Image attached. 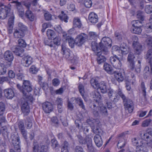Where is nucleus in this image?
<instances>
[{"instance_id":"10","label":"nucleus","mask_w":152,"mask_h":152,"mask_svg":"<svg viewBox=\"0 0 152 152\" xmlns=\"http://www.w3.org/2000/svg\"><path fill=\"white\" fill-rule=\"evenodd\" d=\"M141 90L143 96L140 97L139 101L142 104L145 105L148 103V101L146 97V88L143 82L141 83Z\"/></svg>"},{"instance_id":"4","label":"nucleus","mask_w":152,"mask_h":152,"mask_svg":"<svg viewBox=\"0 0 152 152\" xmlns=\"http://www.w3.org/2000/svg\"><path fill=\"white\" fill-rule=\"evenodd\" d=\"M18 88L23 94L24 96L27 97L28 95V92H31L32 89V86L30 81L28 80H23V85L21 87L19 84L17 85Z\"/></svg>"},{"instance_id":"2","label":"nucleus","mask_w":152,"mask_h":152,"mask_svg":"<svg viewBox=\"0 0 152 152\" xmlns=\"http://www.w3.org/2000/svg\"><path fill=\"white\" fill-rule=\"evenodd\" d=\"M118 94L123 99L125 110H128L129 113H132L134 108L133 102L129 99L126 98L122 92L120 88L118 89Z\"/></svg>"},{"instance_id":"24","label":"nucleus","mask_w":152,"mask_h":152,"mask_svg":"<svg viewBox=\"0 0 152 152\" xmlns=\"http://www.w3.org/2000/svg\"><path fill=\"white\" fill-rule=\"evenodd\" d=\"M70 100L71 102H72L73 101L75 100L76 102L78 104L80 107L84 110H86L83 100L80 97H78L77 98H72Z\"/></svg>"},{"instance_id":"54","label":"nucleus","mask_w":152,"mask_h":152,"mask_svg":"<svg viewBox=\"0 0 152 152\" xmlns=\"http://www.w3.org/2000/svg\"><path fill=\"white\" fill-rule=\"evenodd\" d=\"M66 40L67 41L70 46L72 48L74 47V44L75 43V41H74L73 39L70 37H68L67 38H66Z\"/></svg>"},{"instance_id":"26","label":"nucleus","mask_w":152,"mask_h":152,"mask_svg":"<svg viewBox=\"0 0 152 152\" xmlns=\"http://www.w3.org/2000/svg\"><path fill=\"white\" fill-rule=\"evenodd\" d=\"M104 69L109 74H113L115 72L111 65L107 63H105L103 66Z\"/></svg>"},{"instance_id":"14","label":"nucleus","mask_w":152,"mask_h":152,"mask_svg":"<svg viewBox=\"0 0 152 152\" xmlns=\"http://www.w3.org/2000/svg\"><path fill=\"white\" fill-rule=\"evenodd\" d=\"M48 146L47 145H43L38 146L37 145H34L33 150L34 152H47Z\"/></svg>"},{"instance_id":"17","label":"nucleus","mask_w":152,"mask_h":152,"mask_svg":"<svg viewBox=\"0 0 152 152\" xmlns=\"http://www.w3.org/2000/svg\"><path fill=\"white\" fill-rule=\"evenodd\" d=\"M145 58L148 59V63L150 65L151 71L152 72V49H149L147 51L145 56Z\"/></svg>"},{"instance_id":"51","label":"nucleus","mask_w":152,"mask_h":152,"mask_svg":"<svg viewBox=\"0 0 152 152\" xmlns=\"http://www.w3.org/2000/svg\"><path fill=\"white\" fill-rule=\"evenodd\" d=\"M8 14L5 10L0 11V18L2 19H5Z\"/></svg>"},{"instance_id":"62","label":"nucleus","mask_w":152,"mask_h":152,"mask_svg":"<svg viewBox=\"0 0 152 152\" xmlns=\"http://www.w3.org/2000/svg\"><path fill=\"white\" fill-rule=\"evenodd\" d=\"M38 71V69L34 66H32L29 69V72L32 74H36Z\"/></svg>"},{"instance_id":"9","label":"nucleus","mask_w":152,"mask_h":152,"mask_svg":"<svg viewBox=\"0 0 152 152\" xmlns=\"http://www.w3.org/2000/svg\"><path fill=\"white\" fill-rule=\"evenodd\" d=\"M121 58H118L116 55L111 57L110 61L113 66L115 68L119 69L122 66V63L121 61Z\"/></svg>"},{"instance_id":"45","label":"nucleus","mask_w":152,"mask_h":152,"mask_svg":"<svg viewBox=\"0 0 152 152\" xmlns=\"http://www.w3.org/2000/svg\"><path fill=\"white\" fill-rule=\"evenodd\" d=\"M136 152H148V150L145 147L141 146H137L136 149Z\"/></svg>"},{"instance_id":"20","label":"nucleus","mask_w":152,"mask_h":152,"mask_svg":"<svg viewBox=\"0 0 152 152\" xmlns=\"http://www.w3.org/2000/svg\"><path fill=\"white\" fill-rule=\"evenodd\" d=\"M88 19L91 23H95L98 22V17L96 13L93 12L90 13L88 16Z\"/></svg>"},{"instance_id":"53","label":"nucleus","mask_w":152,"mask_h":152,"mask_svg":"<svg viewBox=\"0 0 152 152\" xmlns=\"http://www.w3.org/2000/svg\"><path fill=\"white\" fill-rule=\"evenodd\" d=\"M152 120L150 119H146L143 121L142 123V126L143 127H146L148 126L150 124Z\"/></svg>"},{"instance_id":"56","label":"nucleus","mask_w":152,"mask_h":152,"mask_svg":"<svg viewBox=\"0 0 152 152\" xmlns=\"http://www.w3.org/2000/svg\"><path fill=\"white\" fill-rule=\"evenodd\" d=\"M137 17L138 18L140 19L142 21L144 20L143 13L141 11H137Z\"/></svg>"},{"instance_id":"35","label":"nucleus","mask_w":152,"mask_h":152,"mask_svg":"<svg viewBox=\"0 0 152 152\" xmlns=\"http://www.w3.org/2000/svg\"><path fill=\"white\" fill-rule=\"evenodd\" d=\"M140 134L141 138L143 140L147 141L148 140H149V134L144 130H142L140 132Z\"/></svg>"},{"instance_id":"18","label":"nucleus","mask_w":152,"mask_h":152,"mask_svg":"<svg viewBox=\"0 0 152 152\" xmlns=\"http://www.w3.org/2000/svg\"><path fill=\"white\" fill-rule=\"evenodd\" d=\"M4 93L5 96L8 99H12L15 95L14 92L11 88H7L4 90Z\"/></svg>"},{"instance_id":"22","label":"nucleus","mask_w":152,"mask_h":152,"mask_svg":"<svg viewBox=\"0 0 152 152\" xmlns=\"http://www.w3.org/2000/svg\"><path fill=\"white\" fill-rule=\"evenodd\" d=\"M108 94L109 98L112 101L114 102H116L118 101V97L115 95V94L113 90L110 89L108 92Z\"/></svg>"},{"instance_id":"34","label":"nucleus","mask_w":152,"mask_h":152,"mask_svg":"<svg viewBox=\"0 0 152 152\" xmlns=\"http://www.w3.org/2000/svg\"><path fill=\"white\" fill-rule=\"evenodd\" d=\"M128 67L130 70L132 72H135L136 73H140V66L139 65L135 66L134 63H133L132 68H131L129 67V65Z\"/></svg>"},{"instance_id":"16","label":"nucleus","mask_w":152,"mask_h":152,"mask_svg":"<svg viewBox=\"0 0 152 152\" xmlns=\"http://www.w3.org/2000/svg\"><path fill=\"white\" fill-rule=\"evenodd\" d=\"M11 50L13 53L20 56L24 52L23 49L18 45L13 46L11 48Z\"/></svg>"},{"instance_id":"36","label":"nucleus","mask_w":152,"mask_h":152,"mask_svg":"<svg viewBox=\"0 0 152 152\" xmlns=\"http://www.w3.org/2000/svg\"><path fill=\"white\" fill-rule=\"evenodd\" d=\"M24 32L20 30L16 29L14 33V36L16 38H20L24 36Z\"/></svg>"},{"instance_id":"44","label":"nucleus","mask_w":152,"mask_h":152,"mask_svg":"<svg viewBox=\"0 0 152 152\" xmlns=\"http://www.w3.org/2000/svg\"><path fill=\"white\" fill-rule=\"evenodd\" d=\"M47 34L50 38H54L56 37L55 32L52 30L48 29L47 32Z\"/></svg>"},{"instance_id":"3","label":"nucleus","mask_w":152,"mask_h":152,"mask_svg":"<svg viewBox=\"0 0 152 152\" xmlns=\"http://www.w3.org/2000/svg\"><path fill=\"white\" fill-rule=\"evenodd\" d=\"M33 98L32 96H28L27 97L23 96V98L21 99V108L24 115H27L30 112L29 107L28 101L32 102Z\"/></svg>"},{"instance_id":"43","label":"nucleus","mask_w":152,"mask_h":152,"mask_svg":"<svg viewBox=\"0 0 152 152\" xmlns=\"http://www.w3.org/2000/svg\"><path fill=\"white\" fill-rule=\"evenodd\" d=\"M7 72V69L4 65L2 64H0V75H4Z\"/></svg>"},{"instance_id":"39","label":"nucleus","mask_w":152,"mask_h":152,"mask_svg":"<svg viewBox=\"0 0 152 152\" xmlns=\"http://www.w3.org/2000/svg\"><path fill=\"white\" fill-rule=\"evenodd\" d=\"M98 37V34L94 32L91 31L89 33L88 38L90 40H95Z\"/></svg>"},{"instance_id":"13","label":"nucleus","mask_w":152,"mask_h":152,"mask_svg":"<svg viewBox=\"0 0 152 152\" xmlns=\"http://www.w3.org/2000/svg\"><path fill=\"white\" fill-rule=\"evenodd\" d=\"M42 107L44 111L46 113H49L53 109V104L49 102H45L43 103Z\"/></svg>"},{"instance_id":"47","label":"nucleus","mask_w":152,"mask_h":152,"mask_svg":"<svg viewBox=\"0 0 152 152\" xmlns=\"http://www.w3.org/2000/svg\"><path fill=\"white\" fill-rule=\"evenodd\" d=\"M91 45L92 50L97 53V52H98L97 44L94 41L91 42Z\"/></svg>"},{"instance_id":"27","label":"nucleus","mask_w":152,"mask_h":152,"mask_svg":"<svg viewBox=\"0 0 152 152\" xmlns=\"http://www.w3.org/2000/svg\"><path fill=\"white\" fill-rule=\"evenodd\" d=\"M101 53L103 54L100 52H97L96 54L97 56V61L99 64H100L104 62L106 60V58L104 56L101 55Z\"/></svg>"},{"instance_id":"19","label":"nucleus","mask_w":152,"mask_h":152,"mask_svg":"<svg viewBox=\"0 0 152 152\" xmlns=\"http://www.w3.org/2000/svg\"><path fill=\"white\" fill-rule=\"evenodd\" d=\"M4 57L5 59L10 62L12 61L14 59V56L10 50H7L4 53Z\"/></svg>"},{"instance_id":"7","label":"nucleus","mask_w":152,"mask_h":152,"mask_svg":"<svg viewBox=\"0 0 152 152\" xmlns=\"http://www.w3.org/2000/svg\"><path fill=\"white\" fill-rule=\"evenodd\" d=\"M11 138L12 140L11 142L15 149L18 152H20V149L19 144L20 139L18 135L17 134H12L11 135Z\"/></svg>"},{"instance_id":"42","label":"nucleus","mask_w":152,"mask_h":152,"mask_svg":"<svg viewBox=\"0 0 152 152\" xmlns=\"http://www.w3.org/2000/svg\"><path fill=\"white\" fill-rule=\"evenodd\" d=\"M126 143V140L123 138H121L120 140L117 144V147L118 148H121L125 145Z\"/></svg>"},{"instance_id":"59","label":"nucleus","mask_w":152,"mask_h":152,"mask_svg":"<svg viewBox=\"0 0 152 152\" xmlns=\"http://www.w3.org/2000/svg\"><path fill=\"white\" fill-rule=\"evenodd\" d=\"M26 27L23 25L22 23H18V30H20L24 32V31L26 30Z\"/></svg>"},{"instance_id":"31","label":"nucleus","mask_w":152,"mask_h":152,"mask_svg":"<svg viewBox=\"0 0 152 152\" xmlns=\"http://www.w3.org/2000/svg\"><path fill=\"white\" fill-rule=\"evenodd\" d=\"M113 74H114L115 77L119 82L122 81L124 79V76L121 72H118V71H115V72Z\"/></svg>"},{"instance_id":"55","label":"nucleus","mask_w":152,"mask_h":152,"mask_svg":"<svg viewBox=\"0 0 152 152\" xmlns=\"http://www.w3.org/2000/svg\"><path fill=\"white\" fill-rule=\"evenodd\" d=\"M9 78L7 77H0V84H2L4 82H10Z\"/></svg>"},{"instance_id":"48","label":"nucleus","mask_w":152,"mask_h":152,"mask_svg":"<svg viewBox=\"0 0 152 152\" xmlns=\"http://www.w3.org/2000/svg\"><path fill=\"white\" fill-rule=\"evenodd\" d=\"M5 106L4 103L0 102V115H3L5 110Z\"/></svg>"},{"instance_id":"5","label":"nucleus","mask_w":152,"mask_h":152,"mask_svg":"<svg viewBox=\"0 0 152 152\" xmlns=\"http://www.w3.org/2000/svg\"><path fill=\"white\" fill-rule=\"evenodd\" d=\"M111 44L112 41L110 38L107 37H103L99 44L100 48L102 53L105 55H108L109 52L107 47L111 46Z\"/></svg>"},{"instance_id":"57","label":"nucleus","mask_w":152,"mask_h":152,"mask_svg":"<svg viewBox=\"0 0 152 152\" xmlns=\"http://www.w3.org/2000/svg\"><path fill=\"white\" fill-rule=\"evenodd\" d=\"M132 27H137L140 26V24H141V22L139 20H134L132 22Z\"/></svg>"},{"instance_id":"1","label":"nucleus","mask_w":152,"mask_h":152,"mask_svg":"<svg viewBox=\"0 0 152 152\" xmlns=\"http://www.w3.org/2000/svg\"><path fill=\"white\" fill-rule=\"evenodd\" d=\"M98 119H89L87 121L88 124L91 125L92 131L95 134H96L94 137V140L95 144L98 147H99L102 146L103 144V142L101 136L103 134L102 130L97 126V123Z\"/></svg>"},{"instance_id":"63","label":"nucleus","mask_w":152,"mask_h":152,"mask_svg":"<svg viewBox=\"0 0 152 152\" xmlns=\"http://www.w3.org/2000/svg\"><path fill=\"white\" fill-rule=\"evenodd\" d=\"M84 4L87 8L90 7L92 4V2L91 0H85Z\"/></svg>"},{"instance_id":"33","label":"nucleus","mask_w":152,"mask_h":152,"mask_svg":"<svg viewBox=\"0 0 152 152\" xmlns=\"http://www.w3.org/2000/svg\"><path fill=\"white\" fill-rule=\"evenodd\" d=\"M26 16L31 21H33L34 20L35 16L32 12L29 10L26 11Z\"/></svg>"},{"instance_id":"60","label":"nucleus","mask_w":152,"mask_h":152,"mask_svg":"<svg viewBox=\"0 0 152 152\" xmlns=\"http://www.w3.org/2000/svg\"><path fill=\"white\" fill-rule=\"evenodd\" d=\"M51 143L52 144L51 146L53 148H55L58 146V142L55 139H53L52 140Z\"/></svg>"},{"instance_id":"64","label":"nucleus","mask_w":152,"mask_h":152,"mask_svg":"<svg viewBox=\"0 0 152 152\" xmlns=\"http://www.w3.org/2000/svg\"><path fill=\"white\" fill-rule=\"evenodd\" d=\"M145 11L147 14H150L152 12V6L147 5L145 9Z\"/></svg>"},{"instance_id":"32","label":"nucleus","mask_w":152,"mask_h":152,"mask_svg":"<svg viewBox=\"0 0 152 152\" xmlns=\"http://www.w3.org/2000/svg\"><path fill=\"white\" fill-rule=\"evenodd\" d=\"M73 26L75 27L80 28L82 26V24L80 20L78 18L76 17L74 18L73 20Z\"/></svg>"},{"instance_id":"41","label":"nucleus","mask_w":152,"mask_h":152,"mask_svg":"<svg viewBox=\"0 0 152 152\" xmlns=\"http://www.w3.org/2000/svg\"><path fill=\"white\" fill-rule=\"evenodd\" d=\"M90 83L92 87L94 88H98L99 83L97 79L96 78H92L90 80Z\"/></svg>"},{"instance_id":"23","label":"nucleus","mask_w":152,"mask_h":152,"mask_svg":"<svg viewBox=\"0 0 152 152\" xmlns=\"http://www.w3.org/2000/svg\"><path fill=\"white\" fill-rule=\"evenodd\" d=\"M97 88L99 89L102 93L104 94L106 93L107 85L106 83L103 81L99 83Z\"/></svg>"},{"instance_id":"37","label":"nucleus","mask_w":152,"mask_h":152,"mask_svg":"<svg viewBox=\"0 0 152 152\" xmlns=\"http://www.w3.org/2000/svg\"><path fill=\"white\" fill-rule=\"evenodd\" d=\"M58 17L62 21H64L66 23L67 22L68 17L66 14L64 13L63 11H61V13Z\"/></svg>"},{"instance_id":"38","label":"nucleus","mask_w":152,"mask_h":152,"mask_svg":"<svg viewBox=\"0 0 152 152\" xmlns=\"http://www.w3.org/2000/svg\"><path fill=\"white\" fill-rule=\"evenodd\" d=\"M87 136L90 137L89 135H88L86 136V139L80 135H78L77 136V138H78V141L79 143L80 144H85L86 143H87L88 139H86Z\"/></svg>"},{"instance_id":"46","label":"nucleus","mask_w":152,"mask_h":152,"mask_svg":"<svg viewBox=\"0 0 152 152\" xmlns=\"http://www.w3.org/2000/svg\"><path fill=\"white\" fill-rule=\"evenodd\" d=\"M25 125L27 126V128L30 129L32 126V124L31 120L29 118H27L25 121Z\"/></svg>"},{"instance_id":"50","label":"nucleus","mask_w":152,"mask_h":152,"mask_svg":"<svg viewBox=\"0 0 152 152\" xmlns=\"http://www.w3.org/2000/svg\"><path fill=\"white\" fill-rule=\"evenodd\" d=\"M78 89L79 92L81 95L83 97V95L84 92V87L83 85L81 83H79L78 85Z\"/></svg>"},{"instance_id":"6","label":"nucleus","mask_w":152,"mask_h":152,"mask_svg":"<svg viewBox=\"0 0 152 152\" xmlns=\"http://www.w3.org/2000/svg\"><path fill=\"white\" fill-rule=\"evenodd\" d=\"M93 106V113L95 117H97L99 116V112L102 115L106 116L107 115V110L105 107L102 106L99 107L95 104H94Z\"/></svg>"},{"instance_id":"30","label":"nucleus","mask_w":152,"mask_h":152,"mask_svg":"<svg viewBox=\"0 0 152 152\" xmlns=\"http://www.w3.org/2000/svg\"><path fill=\"white\" fill-rule=\"evenodd\" d=\"M69 144L66 141H64L61 145V152H69Z\"/></svg>"},{"instance_id":"21","label":"nucleus","mask_w":152,"mask_h":152,"mask_svg":"<svg viewBox=\"0 0 152 152\" xmlns=\"http://www.w3.org/2000/svg\"><path fill=\"white\" fill-rule=\"evenodd\" d=\"M13 3L16 4V7L19 12V15L22 16L24 14V10L21 3L18 1H13Z\"/></svg>"},{"instance_id":"8","label":"nucleus","mask_w":152,"mask_h":152,"mask_svg":"<svg viewBox=\"0 0 152 152\" xmlns=\"http://www.w3.org/2000/svg\"><path fill=\"white\" fill-rule=\"evenodd\" d=\"M88 36L84 33L78 35L75 38V44L78 46H81L86 41Z\"/></svg>"},{"instance_id":"28","label":"nucleus","mask_w":152,"mask_h":152,"mask_svg":"<svg viewBox=\"0 0 152 152\" xmlns=\"http://www.w3.org/2000/svg\"><path fill=\"white\" fill-rule=\"evenodd\" d=\"M86 139H88L87 143L88 151V152H94V149L92 145L91 137H89L87 136Z\"/></svg>"},{"instance_id":"61","label":"nucleus","mask_w":152,"mask_h":152,"mask_svg":"<svg viewBox=\"0 0 152 152\" xmlns=\"http://www.w3.org/2000/svg\"><path fill=\"white\" fill-rule=\"evenodd\" d=\"M146 42L148 48H152V36L148 37L147 39Z\"/></svg>"},{"instance_id":"40","label":"nucleus","mask_w":152,"mask_h":152,"mask_svg":"<svg viewBox=\"0 0 152 152\" xmlns=\"http://www.w3.org/2000/svg\"><path fill=\"white\" fill-rule=\"evenodd\" d=\"M131 31L133 33L138 34H140L142 31L140 26L137 27H132Z\"/></svg>"},{"instance_id":"52","label":"nucleus","mask_w":152,"mask_h":152,"mask_svg":"<svg viewBox=\"0 0 152 152\" xmlns=\"http://www.w3.org/2000/svg\"><path fill=\"white\" fill-rule=\"evenodd\" d=\"M18 44L19 46L20 47H22L23 48L25 47L26 46V43L25 42V41L21 39H18Z\"/></svg>"},{"instance_id":"49","label":"nucleus","mask_w":152,"mask_h":152,"mask_svg":"<svg viewBox=\"0 0 152 152\" xmlns=\"http://www.w3.org/2000/svg\"><path fill=\"white\" fill-rule=\"evenodd\" d=\"M112 50L113 53H115L119 55H120L119 54L120 53V52H119L120 50V47L116 45L113 46L112 48Z\"/></svg>"},{"instance_id":"25","label":"nucleus","mask_w":152,"mask_h":152,"mask_svg":"<svg viewBox=\"0 0 152 152\" xmlns=\"http://www.w3.org/2000/svg\"><path fill=\"white\" fill-rule=\"evenodd\" d=\"M134 58L135 56L133 53L132 52H129L127 58V61L129 63V67L131 68H133Z\"/></svg>"},{"instance_id":"11","label":"nucleus","mask_w":152,"mask_h":152,"mask_svg":"<svg viewBox=\"0 0 152 152\" xmlns=\"http://www.w3.org/2000/svg\"><path fill=\"white\" fill-rule=\"evenodd\" d=\"M134 41L132 45L135 53L137 54H140L142 50V45L138 42V38L137 37H134L133 38Z\"/></svg>"},{"instance_id":"15","label":"nucleus","mask_w":152,"mask_h":152,"mask_svg":"<svg viewBox=\"0 0 152 152\" xmlns=\"http://www.w3.org/2000/svg\"><path fill=\"white\" fill-rule=\"evenodd\" d=\"M61 52L64 57L66 59L72 60V57H70V53H69V50L66 48L65 45L64 44H62L61 45Z\"/></svg>"},{"instance_id":"58","label":"nucleus","mask_w":152,"mask_h":152,"mask_svg":"<svg viewBox=\"0 0 152 152\" xmlns=\"http://www.w3.org/2000/svg\"><path fill=\"white\" fill-rule=\"evenodd\" d=\"M17 124L18 125L20 131L25 129L24 124L22 121H19L17 123Z\"/></svg>"},{"instance_id":"29","label":"nucleus","mask_w":152,"mask_h":152,"mask_svg":"<svg viewBox=\"0 0 152 152\" xmlns=\"http://www.w3.org/2000/svg\"><path fill=\"white\" fill-rule=\"evenodd\" d=\"M14 18V15L13 14H12L11 17L8 20V23L9 26L8 30H9V32L10 33L12 32V29Z\"/></svg>"},{"instance_id":"12","label":"nucleus","mask_w":152,"mask_h":152,"mask_svg":"<svg viewBox=\"0 0 152 152\" xmlns=\"http://www.w3.org/2000/svg\"><path fill=\"white\" fill-rule=\"evenodd\" d=\"M21 61L22 64L24 66L28 67L33 62V58L29 56H26L22 58Z\"/></svg>"}]
</instances>
